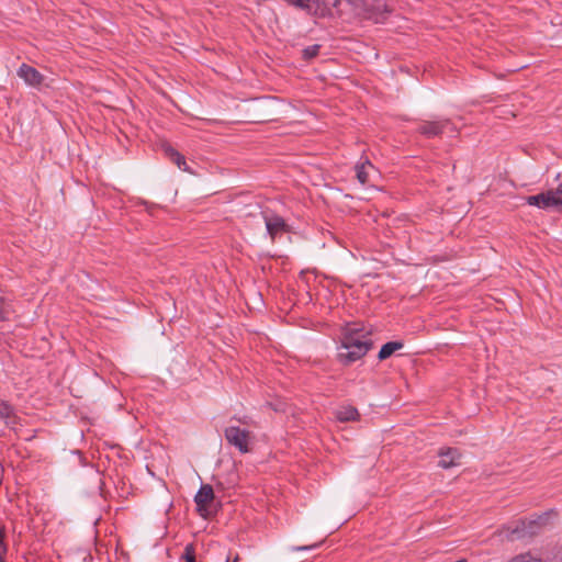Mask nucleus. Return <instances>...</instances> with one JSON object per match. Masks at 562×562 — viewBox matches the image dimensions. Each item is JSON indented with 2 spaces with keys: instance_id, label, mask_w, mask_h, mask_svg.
<instances>
[{
  "instance_id": "nucleus-1",
  "label": "nucleus",
  "mask_w": 562,
  "mask_h": 562,
  "mask_svg": "<svg viewBox=\"0 0 562 562\" xmlns=\"http://www.w3.org/2000/svg\"><path fill=\"white\" fill-rule=\"evenodd\" d=\"M371 347L372 340L369 333L352 325L345 333L338 358L344 363H351L362 358Z\"/></svg>"
},
{
  "instance_id": "nucleus-2",
  "label": "nucleus",
  "mask_w": 562,
  "mask_h": 562,
  "mask_svg": "<svg viewBox=\"0 0 562 562\" xmlns=\"http://www.w3.org/2000/svg\"><path fill=\"white\" fill-rule=\"evenodd\" d=\"M363 18L381 23L385 19L386 5L383 0H347Z\"/></svg>"
},
{
  "instance_id": "nucleus-3",
  "label": "nucleus",
  "mask_w": 562,
  "mask_h": 562,
  "mask_svg": "<svg viewBox=\"0 0 562 562\" xmlns=\"http://www.w3.org/2000/svg\"><path fill=\"white\" fill-rule=\"evenodd\" d=\"M526 202L539 209H555L562 211V183H560L557 189L528 196Z\"/></svg>"
},
{
  "instance_id": "nucleus-4",
  "label": "nucleus",
  "mask_w": 562,
  "mask_h": 562,
  "mask_svg": "<svg viewBox=\"0 0 562 562\" xmlns=\"http://www.w3.org/2000/svg\"><path fill=\"white\" fill-rule=\"evenodd\" d=\"M225 438L228 443L237 448L239 452L247 453L250 451L252 436L249 430L238 426H228L225 429Z\"/></svg>"
},
{
  "instance_id": "nucleus-5",
  "label": "nucleus",
  "mask_w": 562,
  "mask_h": 562,
  "mask_svg": "<svg viewBox=\"0 0 562 562\" xmlns=\"http://www.w3.org/2000/svg\"><path fill=\"white\" fill-rule=\"evenodd\" d=\"M213 501V487L209 484H203L194 496L196 509L203 518H206L210 515V505Z\"/></svg>"
},
{
  "instance_id": "nucleus-6",
  "label": "nucleus",
  "mask_w": 562,
  "mask_h": 562,
  "mask_svg": "<svg viewBox=\"0 0 562 562\" xmlns=\"http://www.w3.org/2000/svg\"><path fill=\"white\" fill-rule=\"evenodd\" d=\"M18 76L30 87L40 89L44 85V76L34 67L22 64L18 69Z\"/></svg>"
},
{
  "instance_id": "nucleus-7",
  "label": "nucleus",
  "mask_w": 562,
  "mask_h": 562,
  "mask_svg": "<svg viewBox=\"0 0 562 562\" xmlns=\"http://www.w3.org/2000/svg\"><path fill=\"white\" fill-rule=\"evenodd\" d=\"M448 126H451V131L456 132L454 126H452L450 121L446 119L439 121H425L419 125L418 131L427 137H434L440 135Z\"/></svg>"
},
{
  "instance_id": "nucleus-8",
  "label": "nucleus",
  "mask_w": 562,
  "mask_h": 562,
  "mask_svg": "<svg viewBox=\"0 0 562 562\" xmlns=\"http://www.w3.org/2000/svg\"><path fill=\"white\" fill-rule=\"evenodd\" d=\"M265 223L271 239H276L278 236L286 233L289 228L285 221L279 215L266 216Z\"/></svg>"
},
{
  "instance_id": "nucleus-9",
  "label": "nucleus",
  "mask_w": 562,
  "mask_h": 562,
  "mask_svg": "<svg viewBox=\"0 0 562 562\" xmlns=\"http://www.w3.org/2000/svg\"><path fill=\"white\" fill-rule=\"evenodd\" d=\"M438 465L442 469H450L460 464L461 454L457 449L447 448L439 452Z\"/></svg>"
},
{
  "instance_id": "nucleus-10",
  "label": "nucleus",
  "mask_w": 562,
  "mask_h": 562,
  "mask_svg": "<svg viewBox=\"0 0 562 562\" xmlns=\"http://www.w3.org/2000/svg\"><path fill=\"white\" fill-rule=\"evenodd\" d=\"M549 517H550V513H546L541 516H538L536 519L521 520L520 521L521 528H519L517 526L513 530V532H524L527 529V525H528L529 530L533 532L536 530V528L544 526L548 522Z\"/></svg>"
},
{
  "instance_id": "nucleus-11",
  "label": "nucleus",
  "mask_w": 562,
  "mask_h": 562,
  "mask_svg": "<svg viewBox=\"0 0 562 562\" xmlns=\"http://www.w3.org/2000/svg\"><path fill=\"white\" fill-rule=\"evenodd\" d=\"M335 416L339 422H355L359 419L360 414L353 406H342L335 412Z\"/></svg>"
},
{
  "instance_id": "nucleus-12",
  "label": "nucleus",
  "mask_w": 562,
  "mask_h": 562,
  "mask_svg": "<svg viewBox=\"0 0 562 562\" xmlns=\"http://www.w3.org/2000/svg\"><path fill=\"white\" fill-rule=\"evenodd\" d=\"M371 169H373V166L368 159H366L363 162L358 164L356 166L357 179L359 180V182L361 184H364L368 182L369 171Z\"/></svg>"
},
{
  "instance_id": "nucleus-13",
  "label": "nucleus",
  "mask_w": 562,
  "mask_h": 562,
  "mask_svg": "<svg viewBox=\"0 0 562 562\" xmlns=\"http://www.w3.org/2000/svg\"><path fill=\"white\" fill-rule=\"evenodd\" d=\"M403 347L402 342L398 341H390L382 346L379 352V359L384 360L391 357L395 351L400 350Z\"/></svg>"
},
{
  "instance_id": "nucleus-14",
  "label": "nucleus",
  "mask_w": 562,
  "mask_h": 562,
  "mask_svg": "<svg viewBox=\"0 0 562 562\" xmlns=\"http://www.w3.org/2000/svg\"><path fill=\"white\" fill-rule=\"evenodd\" d=\"M12 418H14L13 408L7 402H0V419L11 424Z\"/></svg>"
},
{
  "instance_id": "nucleus-15",
  "label": "nucleus",
  "mask_w": 562,
  "mask_h": 562,
  "mask_svg": "<svg viewBox=\"0 0 562 562\" xmlns=\"http://www.w3.org/2000/svg\"><path fill=\"white\" fill-rule=\"evenodd\" d=\"M508 562H542V560L530 552H526L513 557Z\"/></svg>"
},
{
  "instance_id": "nucleus-16",
  "label": "nucleus",
  "mask_w": 562,
  "mask_h": 562,
  "mask_svg": "<svg viewBox=\"0 0 562 562\" xmlns=\"http://www.w3.org/2000/svg\"><path fill=\"white\" fill-rule=\"evenodd\" d=\"M171 160L178 166L179 169L190 172L184 156L181 155L179 151L172 157Z\"/></svg>"
},
{
  "instance_id": "nucleus-17",
  "label": "nucleus",
  "mask_w": 562,
  "mask_h": 562,
  "mask_svg": "<svg viewBox=\"0 0 562 562\" xmlns=\"http://www.w3.org/2000/svg\"><path fill=\"white\" fill-rule=\"evenodd\" d=\"M183 559L186 560V562H195V550L192 543L186 546Z\"/></svg>"
},
{
  "instance_id": "nucleus-18",
  "label": "nucleus",
  "mask_w": 562,
  "mask_h": 562,
  "mask_svg": "<svg viewBox=\"0 0 562 562\" xmlns=\"http://www.w3.org/2000/svg\"><path fill=\"white\" fill-rule=\"evenodd\" d=\"M318 50H319V45H312V46H308V47H306V48L303 50V56H304V58H305V59H312V58H314L315 56H317Z\"/></svg>"
},
{
  "instance_id": "nucleus-19",
  "label": "nucleus",
  "mask_w": 562,
  "mask_h": 562,
  "mask_svg": "<svg viewBox=\"0 0 562 562\" xmlns=\"http://www.w3.org/2000/svg\"><path fill=\"white\" fill-rule=\"evenodd\" d=\"M5 529L0 531V562H4L7 546L4 544Z\"/></svg>"
},
{
  "instance_id": "nucleus-20",
  "label": "nucleus",
  "mask_w": 562,
  "mask_h": 562,
  "mask_svg": "<svg viewBox=\"0 0 562 562\" xmlns=\"http://www.w3.org/2000/svg\"><path fill=\"white\" fill-rule=\"evenodd\" d=\"M288 3L300 7V8H306L308 7L310 0H285Z\"/></svg>"
},
{
  "instance_id": "nucleus-21",
  "label": "nucleus",
  "mask_w": 562,
  "mask_h": 562,
  "mask_svg": "<svg viewBox=\"0 0 562 562\" xmlns=\"http://www.w3.org/2000/svg\"><path fill=\"white\" fill-rule=\"evenodd\" d=\"M165 153H166V155H167L170 159H172V157H173L178 151H177L175 148H172V147H170V146H167V147L165 148Z\"/></svg>"
},
{
  "instance_id": "nucleus-22",
  "label": "nucleus",
  "mask_w": 562,
  "mask_h": 562,
  "mask_svg": "<svg viewBox=\"0 0 562 562\" xmlns=\"http://www.w3.org/2000/svg\"><path fill=\"white\" fill-rule=\"evenodd\" d=\"M317 544H313V546H303V547H295L293 548V550L295 551H306V550H311V549H314L316 548Z\"/></svg>"
},
{
  "instance_id": "nucleus-23",
  "label": "nucleus",
  "mask_w": 562,
  "mask_h": 562,
  "mask_svg": "<svg viewBox=\"0 0 562 562\" xmlns=\"http://www.w3.org/2000/svg\"><path fill=\"white\" fill-rule=\"evenodd\" d=\"M270 115H263L262 117H259L258 121H267L270 120Z\"/></svg>"
},
{
  "instance_id": "nucleus-24",
  "label": "nucleus",
  "mask_w": 562,
  "mask_h": 562,
  "mask_svg": "<svg viewBox=\"0 0 562 562\" xmlns=\"http://www.w3.org/2000/svg\"><path fill=\"white\" fill-rule=\"evenodd\" d=\"M456 562H468V561L465 559H460V560H458Z\"/></svg>"
},
{
  "instance_id": "nucleus-25",
  "label": "nucleus",
  "mask_w": 562,
  "mask_h": 562,
  "mask_svg": "<svg viewBox=\"0 0 562 562\" xmlns=\"http://www.w3.org/2000/svg\"><path fill=\"white\" fill-rule=\"evenodd\" d=\"M5 529L4 526L0 522V531Z\"/></svg>"
},
{
  "instance_id": "nucleus-26",
  "label": "nucleus",
  "mask_w": 562,
  "mask_h": 562,
  "mask_svg": "<svg viewBox=\"0 0 562 562\" xmlns=\"http://www.w3.org/2000/svg\"><path fill=\"white\" fill-rule=\"evenodd\" d=\"M234 562H238V555L234 559Z\"/></svg>"
},
{
  "instance_id": "nucleus-27",
  "label": "nucleus",
  "mask_w": 562,
  "mask_h": 562,
  "mask_svg": "<svg viewBox=\"0 0 562 562\" xmlns=\"http://www.w3.org/2000/svg\"><path fill=\"white\" fill-rule=\"evenodd\" d=\"M225 562H229V560L227 559Z\"/></svg>"
}]
</instances>
